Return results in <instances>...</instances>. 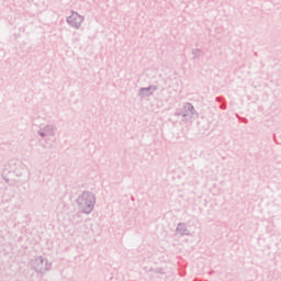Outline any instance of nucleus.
<instances>
[{
  "mask_svg": "<svg viewBox=\"0 0 281 281\" xmlns=\"http://www.w3.org/2000/svg\"><path fill=\"white\" fill-rule=\"evenodd\" d=\"M68 23L69 25H72V27L80 26V23H82V16H80L78 13H72L70 16H68Z\"/></svg>",
  "mask_w": 281,
  "mask_h": 281,
  "instance_id": "f257e3e1",
  "label": "nucleus"
},
{
  "mask_svg": "<svg viewBox=\"0 0 281 281\" xmlns=\"http://www.w3.org/2000/svg\"><path fill=\"white\" fill-rule=\"evenodd\" d=\"M81 201H86V204L87 205H93V195L89 194V193H83L81 195Z\"/></svg>",
  "mask_w": 281,
  "mask_h": 281,
  "instance_id": "f03ea898",
  "label": "nucleus"
}]
</instances>
